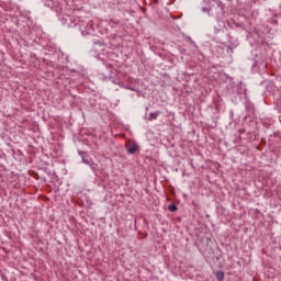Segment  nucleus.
Segmentation results:
<instances>
[{
	"label": "nucleus",
	"mask_w": 281,
	"mask_h": 281,
	"mask_svg": "<svg viewBox=\"0 0 281 281\" xmlns=\"http://www.w3.org/2000/svg\"><path fill=\"white\" fill-rule=\"evenodd\" d=\"M168 210H169L170 212H175V211L177 210V205L170 204V205L168 206Z\"/></svg>",
	"instance_id": "3"
},
{
	"label": "nucleus",
	"mask_w": 281,
	"mask_h": 281,
	"mask_svg": "<svg viewBox=\"0 0 281 281\" xmlns=\"http://www.w3.org/2000/svg\"><path fill=\"white\" fill-rule=\"evenodd\" d=\"M83 164H89V161L87 159L83 158Z\"/></svg>",
	"instance_id": "5"
},
{
	"label": "nucleus",
	"mask_w": 281,
	"mask_h": 281,
	"mask_svg": "<svg viewBox=\"0 0 281 281\" xmlns=\"http://www.w3.org/2000/svg\"><path fill=\"white\" fill-rule=\"evenodd\" d=\"M157 115H159V113H157V112L150 114V119L149 120H157Z\"/></svg>",
	"instance_id": "4"
},
{
	"label": "nucleus",
	"mask_w": 281,
	"mask_h": 281,
	"mask_svg": "<svg viewBox=\"0 0 281 281\" xmlns=\"http://www.w3.org/2000/svg\"><path fill=\"white\" fill-rule=\"evenodd\" d=\"M125 148L130 155H135L137 150H139V146L137 143H135V140H127Z\"/></svg>",
	"instance_id": "1"
},
{
	"label": "nucleus",
	"mask_w": 281,
	"mask_h": 281,
	"mask_svg": "<svg viewBox=\"0 0 281 281\" xmlns=\"http://www.w3.org/2000/svg\"><path fill=\"white\" fill-rule=\"evenodd\" d=\"M215 276H216V279L217 280H223V278H225V273H223V272H221V271H217L216 273H215Z\"/></svg>",
	"instance_id": "2"
}]
</instances>
